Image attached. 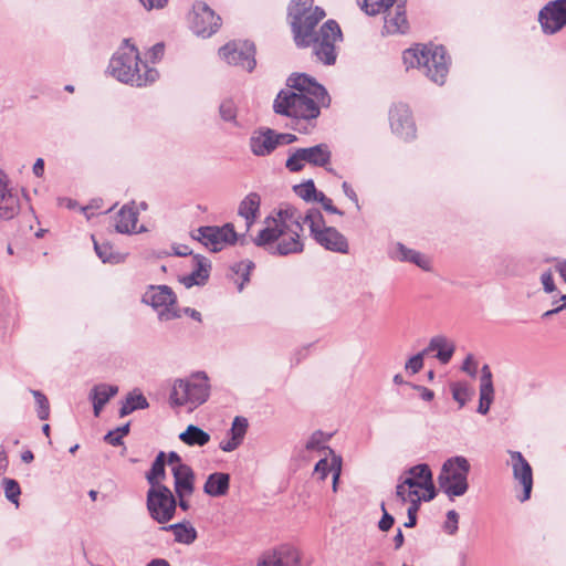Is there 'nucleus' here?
<instances>
[{"label":"nucleus","mask_w":566,"mask_h":566,"mask_svg":"<svg viewBox=\"0 0 566 566\" xmlns=\"http://www.w3.org/2000/svg\"><path fill=\"white\" fill-rule=\"evenodd\" d=\"M289 17L294 41L300 48L313 45L316 57L326 65L336 61V43L342 41V31L335 20H327L318 31L316 25L325 17L323 8L314 6V0H293L289 6Z\"/></svg>","instance_id":"obj_1"},{"label":"nucleus","mask_w":566,"mask_h":566,"mask_svg":"<svg viewBox=\"0 0 566 566\" xmlns=\"http://www.w3.org/2000/svg\"><path fill=\"white\" fill-rule=\"evenodd\" d=\"M305 216L292 206L281 207L273 216L265 218L263 229L254 238L258 247H264L273 254L287 255L304 250L302 240Z\"/></svg>","instance_id":"obj_2"},{"label":"nucleus","mask_w":566,"mask_h":566,"mask_svg":"<svg viewBox=\"0 0 566 566\" xmlns=\"http://www.w3.org/2000/svg\"><path fill=\"white\" fill-rule=\"evenodd\" d=\"M289 88L282 90L274 99L276 114L289 117L312 119L319 115V107L329 104L326 90L305 74L291 76Z\"/></svg>","instance_id":"obj_3"},{"label":"nucleus","mask_w":566,"mask_h":566,"mask_svg":"<svg viewBox=\"0 0 566 566\" xmlns=\"http://www.w3.org/2000/svg\"><path fill=\"white\" fill-rule=\"evenodd\" d=\"M108 70L119 82L135 86L151 84L159 76L156 69L140 61L138 50L129 40H124L123 45L111 59Z\"/></svg>","instance_id":"obj_4"},{"label":"nucleus","mask_w":566,"mask_h":566,"mask_svg":"<svg viewBox=\"0 0 566 566\" xmlns=\"http://www.w3.org/2000/svg\"><path fill=\"white\" fill-rule=\"evenodd\" d=\"M402 61L407 70L417 69L436 84L446 82L449 60L442 46L416 44L403 51Z\"/></svg>","instance_id":"obj_5"},{"label":"nucleus","mask_w":566,"mask_h":566,"mask_svg":"<svg viewBox=\"0 0 566 566\" xmlns=\"http://www.w3.org/2000/svg\"><path fill=\"white\" fill-rule=\"evenodd\" d=\"M396 495L403 503H421L436 496L432 472L428 464H417L407 470L396 486Z\"/></svg>","instance_id":"obj_6"},{"label":"nucleus","mask_w":566,"mask_h":566,"mask_svg":"<svg viewBox=\"0 0 566 566\" xmlns=\"http://www.w3.org/2000/svg\"><path fill=\"white\" fill-rule=\"evenodd\" d=\"M210 395V384L205 373H195L187 378L175 380L170 402L176 407H186L189 411L205 403Z\"/></svg>","instance_id":"obj_7"},{"label":"nucleus","mask_w":566,"mask_h":566,"mask_svg":"<svg viewBox=\"0 0 566 566\" xmlns=\"http://www.w3.org/2000/svg\"><path fill=\"white\" fill-rule=\"evenodd\" d=\"M470 468L469 461L462 455L452 457L442 464L438 483L448 497H459L467 493Z\"/></svg>","instance_id":"obj_8"},{"label":"nucleus","mask_w":566,"mask_h":566,"mask_svg":"<svg viewBox=\"0 0 566 566\" xmlns=\"http://www.w3.org/2000/svg\"><path fill=\"white\" fill-rule=\"evenodd\" d=\"M304 222L308 224L313 238L319 245L333 252H348L347 239L335 228L325 224L321 211L310 209L305 214Z\"/></svg>","instance_id":"obj_9"},{"label":"nucleus","mask_w":566,"mask_h":566,"mask_svg":"<svg viewBox=\"0 0 566 566\" xmlns=\"http://www.w3.org/2000/svg\"><path fill=\"white\" fill-rule=\"evenodd\" d=\"M332 160L331 147L325 144H317L311 147L297 148L286 159L285 166L290 171L296 172L308 164L314 167L326 168Z\"/></svg>","instance_id":"obj_10"},{"label":"nucleus","mask_w":566,"mask_h":566,"mask_svg":"<svg viewBox=\"0 0 566 566\" xmlns=\"http://www.w3.org/2000/svg\"><path fill=\"white\" fill-rule=\"evenodd\" d=\"M177 500L167 486L150 488L147 492V509L158 523L169 522L176 512Z\"/></svg>","instance_id":"obj_11"},{"label":"nucleus","mask_w":566,"mask_h":566,"mask_svg":"<svg viewBox=\"0 0 566 566\" xmlns=\"http://www.w3.org/2000/svg\"><path fill=\"white\" fill-rule=\"evenodd\" d=\"M219 56L230 65L252 72L256 65L255 46L249 41H231L219 49Z\"/></svg>","instance_id":"obj_12"},{"label":"nucleus","mask_w":566,"mask_h":566,"mask_svg":"<svg viewBox=\"0 0 566 566\" xmlns=\"http://www.w3.org/2000/svg\"><path fill=\"white\" fill-rule=\"evenodd\" d=\"M143 300L157 311L161 321L180 316L176 310V295L167 285L150 286Z\"/></svg>","instance_id":"obj_13"},{"label":"nucleus","mask_w":566,"mask_h":566,"mask_svg":"<svg viewBox=\"0 0 566 566\" xmlns=\"http://www.w3.org/2000/svg\"><path fill=\"white\" fill-rule=\"evenodd\" d=\"M197 233L196 238L212 252L221 251L238 239L232 223L222 227H202L197 230Z\"/></svg>","instance_id":"obj_14"},{"label":"nucleus","mask_w":566,"mask_h":566,"mask_svg":"<svg viewBox=\"0 0 566 566\" xmlns=\"http://www.w3.org/2000/svg\"><path fill=\"white\" fill-rule=\"evenodd\" d=\"M221 19L205 2L193 4L190 17V28L195 34L201 38H209L218 31Z\"/></svg>","instance_id":"obj_15"},{"label":"nucleus","mask_w":566,"mask_h":566,"mask_svg":"<svg viewBox=\"0 0 566 566\" xmlns=\"http://www.w3.org/2000/svg\"><path fill=\"white\" fill-rule=\"evenodd\" d=\"M389 124L392 133L409 140L416 136V126L411 112L406 104H395L389 111Z\"/></svg>","instance_id":"obj_16"},{"label":"nucleus","mask_w":566,"mask_h":566,"mask_svg":"<svg viewBox=\"0 0 566 566\" xmlns=\"http://www.w3.org/2000/svg\"><path fill=\"white\" fill-rule=\"evenodd\" d=\"M542 29L547 34H554L566 27V0H555L539 12Z\"/></svg>","instance_id":"obj_17"},{"label":"nucleus","mask_w":566,"mask_h":566,"mask_svg":"<svg viewBox=\"0 0 566 566\" xmlns=\"http://www.w3.org/2000/svg\"><path fill=\"white\" fill-rule=\"evenodd\" d=\"M300 562L298 549L290 544H284L262 554L256 566H298Z\"/></svg>","instance_id":"obj_18"},{"label":"nucleus","mask_w":566,"mask_h":566,"mask_svg":"<svg viewBox=\"0 0 566 566\" xmlns=\"http://www.w3.org/2000/svg\"><path fill=\"white\" fill-rule=\"evenodd\" d=\"M511 464L513 476L516 482L523 488V495L520 497L521 502L530 499L533 488V471L530 463L518 451H510Z\"/></svg>","instance_id":"obj_19"},{"label":"nucleus","mask_w":566,"mask_h":566,"mask_svg":"<svg viewBox=\"0 0 566 566\" xmlns=\"http://www.w3.org/2000/svg\"><path fill=\"white\" fill-rule=\"evenodd\" d=\"M19 210V198L9 188L8 175L0 169V219L10 220L18 214Z\"/></svg>","instance_id":"obj_20"},{"label":"nucleus","mask_w":566,"mask_h":566,"mask_svg":"<svg viewBox=\"0 0 566 566\" xmlns=\"http://www.w3.org/2000/svg\"><path fill=\"white\" fill-rule=\"evenodd\" d=\"M423 350L427 355L433 354L440 364L447 365L453 357L455 343L446 335L439 334L429 339Z\"/></svg>","instance_id":"obj_21"},{"label":"nucleus","mask_w":566,"mask_h":566,"mask_svg":"<svg viewBox=\"0 0 566 566\" xmlns=\"http://www.w3.org/2000/svg\"><path fill=\"white\" fill-rule=\"evenodd\" d=\"M384 14V33L400 34L409 29L403 4H395L394 8L389 9Z\"/></svg>","instance_id":"obj_22"},{"label":"nucleus","mask_w":566,"mask_h":566,"mask_svg":"<svg viewBox=\"0 0 566 566\" xmlns=\"http://www.w3.org/2000/svg\"><path fill=\"white\" fill-rule=\"evenodd\" d=\"M193 270L188 275H184L180 282L186 287L195 285H203L209 279L211 263L208 259L201 255H195L192 259Z\"/></svg>","instance_id":"obj_23"},{"label":"nucleus","mask_w":566,"mask_h":566,"mask_svg":"<svg viewBox=\"0 0 566 566\" xmlns=\"http://www.w3.org/2000/svg\"><path fill=\"white\" fill-rule=\"evenodd\" d=\"M176 495H192L195 491V474L189 465H175L171 469Z\"/></svg>","instance_id":"obj_24"},{"label":"nucleus","mask_w":566,"mask_h":566,"mask_svg":"<svg viewBox=\"0 0 566 566\" xmlns=\"http://www.w3.org/2000/svg\"><path fill=\"white\" fill-rule=\"evenodd\" d=\"M494 399V388L492 381V373L488 365L481 369L480 378V400L478 412L486 415L490 410L491 403Z\"/></svg>","instance_id":"obj_25"},{"label":"nucleus","mask_w":566,"mask_h":566,"mask_svg":"<svg viewBox=\"0 0 566 566\" xmlns=\"http://www.w3.org/2000/svg\"><path fill=\"white\" fill-rule=\"evenodd\" d=\"M261 198L258 193L251 192L243 198L238 208V214L244 219V230L248 232L254 224L260 212Z\"/></svg>","instance_id":"obj_26"},{"label":"nucleus","mask_w":566,"mask_h":566,"mask_svg":"<svg viewBox=\"0 0 566 566\" xmlns=\"http://www.w3.org/2000/svg\"><path fill=\"white\" fill-rule=\"evenodd\" d=\"M230 489V475L223 472H214L208 475L203 492L212 497H221L228 494Z\"/></svg>","instance_id":"obj_27"},{"label":"nucleus","mask_w":566,"mask_h":566,"mask_svg":"<svg viewBox=\"0 0 566 566\" xmlns=\"http://www.w3.org/2000/svg\"><path fill=\"white\" fill-rule=\"evenodd\" d=\"M138 212L133 206H124L115 217V229L119 233L137 232Z\"/></svg>","instance_id":"obj_28"},{"label":"nucleus","mask_w":566,"mask_h":566,"mask_svg":"<svg viewBox=\"0 0 566 566\" xmlns=\"http://www.w3.org/2000/svg\"><path fill=\"white\" fill-rule=\"evenodd\" d=\"M118 392V387L113 385L99 384L92 388L90 399L93 402L94 415L99 416L108 400Z\"/></svg>","instance_id":"obj_29"},{"label":"nucleus","mask_w":566,"mask_h":566,"mask_svg":"<svg viewBox=\"0 0 566 566\" xmlns=\"http://www.w3.org/2000/svg\"><path fill=\"white\" fill-rule=\"evenodd\" d=\"M251 150L256 156L270 155L275 147V132L268 129L251 138Z\"/></svg>","instance_id":"obj_30"},{"label":"nucleus","mask_w":566,"mask_h":566,"mask_svg":"<svg viewBox=\"0 0 566 566\" xmlns=\"http://www.w3.org/2000/svg\"><path fill=\"white\" fill-rule=\"evenodd\" d=\"M338 462L342 469V457L336 454L332 449L325 450V454L318 460L314 468V475L321 481H324L329 473H335V468Z\"/></svg>","instance_id":"obj_31"},{"label":"nucleus","mask_w":566,"mask_h":566,"mask_svg":"<svg viewBox=\"0 0 566 566\" xmlns=\"http://www.w3.org/2000/svg\"><path fill=\"white\" fill-rule=\"evenodd\" d=\"M394 258L402 262H411L423 270H429L430 261L418 251L406 248L398 243L394 251Z\"/></svg>","instance_id":"obj_32"},{"label":"nucleus","mask_w":566,"mask_h":566,"mask_svg":"<svg viewBox=\"0 0 566 566\" xmlns=\"http://www.w3.org/2000/svg\"><path fill=\"white\" fill-rule=\"evenodd\" d=\"M179 439L187 446L203 447L210 441V434L195 424H189L187 429L179 434Z\"/></svg>","instance_id":"obj_33"},{"label":"nucleus","mask_w":566,"mask_h":566,"mask_svg":"<svg viewBox=\"0 0 566 566\" xmlns=\"http://www.w3.org/2000/svg\"><path fill=\"white\" fill-rule=\"evenodd\" d=\"M94 249L103 263L118 264L125 261L127 254L115 251L108 242L98 243L94 240Z\"/></svg>","instance_id":"obj_34"},{"label":"nucleus","mask_w":566,"mask_h":566,"mask_svg":"<svg viewBox=\"0 0 566 566\" xmlns=\"http://www.w3.org/2000/svg\"><path fill=\"white\" fill-rule=\"evenodd\" d=\"M398 0H358L360 9L368 15H378L387 12L397 4Z\"/></svg>","instance_id":"obj_35"},{"label":"nucleus","mask_w":566,"mask_h":566,"mask_svg":"<svg viewBox=\"0 0 566 566\" xmlns=\"http://www.w3.org/2000/svg\"><path fill=\"white\" fill-rule=\"evenodd\" d=\"M165 452L160 451L153 462L150 471L146 474L150 488L164 486L160 481L165 478Z\"/></svg>","instance_id":"obj_36"},{"label":"nucleus","mask_w":566,"mask_h":566,"mask_svg":"<svg viewBox=\"0 0 566 566\" xmlns=\"http://www.w3.org/2000/svg\"><path fill=\"white\" fill-rule=\"evenodd\" d=\"M165 530H170L174 533L175 541L182 544H191L197 538V531L191 525H186L181 523L171 524Z\"/></svg>","instance_id":"obj_37"},{"label":"nucleus","mask_w":566,"mask_h":566,"mask_svg":"<svg viewBox=\"0 0 566 566\" xmlns=\"http://www.w3.org/2000/svg\"><path fill=\"white\" fill-rule=\"evenodd\" d=\"M148 407L146 398L138 391L130 392L119 409V416L125 417L136 409H145Z\"/></svg>","instance_id":"obj_38"},{"label":"nucleus","mask_w":566,"mask_h":566,"mask_svg":"<svg viewBox=\"0 0 566 566\" xmlns=\"http://www.w3.org/2000/svg\"><path fill=\"white\" fill-rule=\"evenodd\" d=\"M253 269V263L249 260H244L235 263L232 266V271L235 275L233 279L238 284V290L241 291L247 282L250 280V272Z\"/></svg>","instance_id":"obj_39"},{"label":"nucleus","mask_w":566,"mask_h":566,"mask_svg":"<svg viewBox=\"0 0 566 566\" xmlns=\"http://www.w3.org/2000/svg\"><path fill=\"white\" fill-rule=\"evenodd\" d=\"M451 391L453 399L463 407L472 397L473 389L465 382H453L451 385Z\"/></svg>","instance_id":"obj_40"},{"label":"nucleus","mask_w":566,"mask_h":566,"mask_svg":"<svg viewBox=\"0 0 566 566\" xmlns=\"http://www.w3.org/2000/svg\"><path fill=\"white\" fill-rule=\"evenodd\" d=\"M294 191L300 198H302L306 201H311V200L316 201V199L319 195V192L316 190L315 185L312 180H308L304 184L295 186Z\"/></svg>","instance_id":"obj_41"},{"label":"nucleus","mask_w":566,"mask_h":566,"mask_svg":"<svg viewBox=\"0 0 566 566\" xmlns=\"http://www.w3.org/2000/svg\"><path fill=\"white\" fill-rule=\"evenodd\" d=\"M3 489L6 497L17 506L19 505V496L21 494V489L19 483L13 479H3Z\"/></svg>","instance_id":"obj_42"},{"label":"nucleus","mask_w":566,"mask_h":566,"mask_svg":"<svg viewBox=\"0 0 566 566\" xmlns=\"http://www.w3.org/2000/svg\"><path fill=\"white\" fill-rule=\"evenodd\" d=\"M248 429V420L243 417H235L229 430V436L243 441Z\"/></svg>","instance_id":"obj_43"},{"label":"nucleus","mask_w":566,"mask_h":566,"mask_svg":"<svg viewBox=\"0 0 566 566\" xmlns=\"http://www.w3.org/2000/svg\"><path fill=\"white\" fill-rule=\"evenodd\" d=\"M427 354L422 349L420 353L411 356L406 363H405V370L411 375H415L419 373L423 367V359Z\"/></svg>","instance_id":"obj_44"},{"label":"nucleus","mask_w":566,"mask_h":566,"mask_svg":"<svg viewBox=\"0 0 566 566\" xmlns=\"http://www.w3.org/2000/svg\"><path fill=\"white\" fill-rule=\"evenodd\" d=\"M32 394L38 405V417L41 420H46L50 415V406L46 397L38 390H33Z\"/></svg>","instance_id":"obj_45"},{"label":"nucleus","mask_w":566,"mask_h":566,"mask_svg":"<svg viewBox=\"0 0 566 566\" xmlns=\"http://www.w3.org/2000/svg\"><path fill=\"white\" fill-rule=\"evenodd\" d=\"M129 431V424L126 423L122 427L116 428L113 431H109L105 437V441L108 442L112 446H120L122 439L124 436H126Z\"/></svg>","instance_id":"obj_46"},{"label":"nucleus","mask_w":566,"mask_h":566,"mask_svg":"<svg viewBox=\"0 0 566 566\" xmlns=\"http://www.w3.org/2000/svg\"><path fill=\"white\" fill-rule=\"evenodd\" d=\"M324 443H325V438H324L323 432L316 431L311 436V438L306 442V449L307 450H316V451L322 452V454H325V450H328L329 448L325 447Z\"/></svg>","instance_id":"obj_47"},{"label":"nucleus","mask_w":566,"mask_h":566,"mask_svg":"<svg viewBox=\"0 0 566 566\" xmlns=\"http://www.w3.org/2000/svg\"><path fill=\"white\" fill-rule=\"evenodd\" d=\"M221 118L226 122H235L237 118V107L233 101L227 99L223 101L219 108Z\"/></svg>","instance_id":"obj_48"},{"label":"nucleus","mask_w":566,"mask_h":566,"mask_svg":"<svg viewBox=\"0 0 566 566\" xmlns=\"http://www.w3.org/2000/svg\"><path fill=\"white\" fill-rule=\"evenodd\" d=\"M458 524H459V514L451 510L447 513V520L443 524V530L449 535H453L458 531Z\"/></svg>","instance_id":"obj_49"},{"label":"nucleus","mask_w":566,"mask_h":566,"mask_svg":"<svg viewBox=\"0 0 566 566\" xmlns=\"http://www.w3.org/2000/svg\"><path fill=\"white\" fill-rule=\"evenodd\" d=\"M462 371L468 374L470 377L474 378L478 374V361L475 360L474 356L472 354H468L462 367Z\"/></svg>","instance_id":"obj_50"},{"label":"nucleus","mask_w":566,"mask_h":566,"mask_svg":"<svg viewBox=\"0 0 566 566\" xmlns=\"http://www.w3.org/2000/svg\"><path fill=\"white\" fill-rule=\"evenodd\" d=\"M382 517L378 522V527L382 532L389 531L395 522V518L386 511L385 504H381Z\"/></svg>","instance_id":"obj_51"},{"label":"nucleus","mask_w":566,"mask_h":566,"mask_svg":"<svg viewBox=\"0 0 566 566\" xmlns=\"http://www.w3.org/2000/svg\"><path fill=\"white\" fill-rule=\"evenodd\" d=\"M242 442L243 441L229 436V438H227L220 442L219 447L224 452H232L235 449H238L242 444Z\"/></svg>","instance_id":"obj_52"},{"label":"nucleus","mask_w":566,"mask_h":566,"mask_svg":"<svg viewBox=\"0 0 566 566\" xmlns=\"http://www.w3.org/2000/svg\"><path fill=\"white\" fill-rule=\"evenodd\" d=\"M553 304L554 307L543 314L544 318L551 317L552 315H555L562 311H566V294L562 295L559 301L554 302Z\"/></svg>","instance_id":"obj_53"},{"label":"nucleus","mask_w":566,"mask_h":566,"mask_svg":"<svg viewBox=\"0 0 566 566\" xmlns=\"http://www.w3.org/2000/svg\"><path fill=\"white\" fill-rule=\"evenodd\" d=\"M419 505H420V503H409V506L407 510L408 521L405 523L406 527H413L416 525Z\"/></svg>","instance_id":"obj_54"},{"label":"nucleus","mask_w":566,"mask_h":566,"mask_svg":"<svg viewBox=\"0 0 566 566\" xmlns=\"http://www.w3.org/2000/svg\"><path fill=\"white\" fill-rule=\"evenodd\" d=\"M541 282L543 284V287H544V291L547 292V293H552L555 291V284H554V280H553V275L549 271L547 272H544L542 275H541Z\"/></svg>","instance_id":"obj_55"},{"label":"nucleus","mask_w":566,"mask_h":566,"mask_svg":"<svg viewBox=\"0 0 566 566\" xmlns=\"http://www.w3.org/2000/svg\"><path fill=\"white\" fill-rule=\"evenodd\" d=\"M165 46L163 43L155 44L149 51H148V57L154 63L156 61H159L164 56Z\"/></svg>","instance_id":"obj_56"},{"label":"nucleus","mask_w":566,"mask_h":566,"mask_svg":"<svg viewBox=\"0 0 566 566\" xmlns=\"http://www.w3.org/2000/svg\"><path fill=\"white\" fill-rule=\"evenodd\" d=\"M316 201L321 202V203H322V206H323V208H324L326 211H328V212H331V213H338V214H340V212L337 210V208H335V207L333 206V201H332V199L327 198L323 192H319V195H318V197H317Z\"/></svg>","instance_id":"obj_57"},{"label":"nucleus","mask_w":566,"mask_h":566,"mask_svg":"<svg viewBox=\"0 0 566 566\" xmlns=\"http://www.w3.org/2000/svg\"><path fill=\"white\" fill-rule=\"evenodd\" d=\"M296 140V136L287 133H275V147L279 145H289Z\"/></svg>","instance_id":"obj_58"},{"label":"nucleus","mask_w":566,"mask_h":566,"mask_svg":"<svg viewBox=\"0 0 566 566\" xmlns=\"http://www.w3.org/2000/svg\"><path fill=\"white\" fill-rule=\"evenodd\" d=\"M139 2L144 6L145 9H160L164 8L168 0H139Z\"/></svg>","instance_id":"obj_59"},{"label":"nucleus","mask_w":566,"mask_h":566,"mask_svg":"<svg viewBox=\"0 0 566 566\" xmlns=\"http://www.w3.org/2000/svg\"><path fill=\"white\" fill-rule=\"evenodd\" d=\"M342 188L344 190L345 196L349 200H352L357 207H359L358 206V197H357L356 192L354 191V189L352 188V186L348 182L344 181L342 185Z\"/></svg>","instance_id":"obj_60"},{"label":"nucleus","mask_w":566,"mask_h":566,"mask_svg":"<svg viewBox=\"0 0 566 566\" xmlns=\"http://www.w3.org/2000/svg\"><path fill=\"white\" fill-rule=\"evenodd\" d=\"M415 389H417L419 392H420V397L424 400V401H431L434 397V392L427 388V387H423V386H415Z\"/></svg>","instance_id":"obj_61"},{"label":"nucleus","mask_w":566,"mask_h":566,"mask_svg":"<svg viewBox=\"0 0 566 566\" xmlns=\"http://www.w3.org/2000/svg\"><path fill=\"white\" fill-rule=\"evenodd\" d=\"M177 504L182 511H188L190 509V501L189 499L191 495H176Z\"/></svg>","instance_id":"obj_62"},{"label":"nucleus","mask_w":566,"mask_h":566,"mask_svg":"<svg viewBox=\"0 0 566 566\" xmlns=\"http://www.w3.org/2000/svg\"><path fill=\"white\" fill-rule=\"evenodd\" d=\"M172 250H174V254L179 255V256H186V255L191 254V250L185 244H179V245L172 247Z\"/></svg>","instance_id":"obj_63"},{"label":"nucleus","mask_w":566,"mask_h":566,"mask_svg":"<svg viewBox=\"0 0 566 566\" xmlns=\"http://www.w3.org/2000/svg\"><path fill=\"white\" fill-rule=\"evenodd\" d=\"M44 171V161L42 158H38L33 165V172L36 177H41Z\"/></svg>","instance_id":"obj_64"}]
</instances>
